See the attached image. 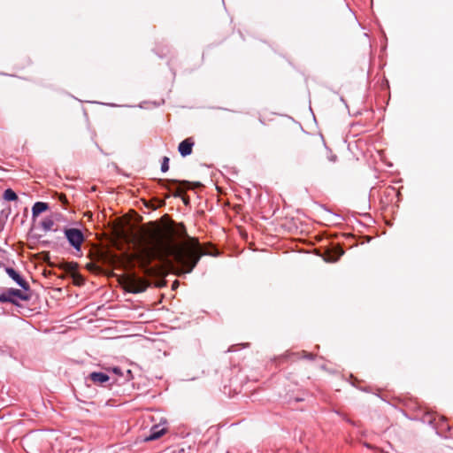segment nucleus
<instances>
[{"label":"nucleus","mask_w":453,"mask_h":453,"mask_svg":"<svg viewBox=\"0 0 453 453\" xmlns=\"http://www.w3.org/2000/svg\"><path fill=\"white\" fill-rule=\"evenodd\" d=\"M5 273L12 278L21 288L29 289V284L12 267H5Z\"/></svg>","instance_id":"5"},{"label":"nucleus","mask_w":453,"mask_h":453,"mask_svg":"<svg viewBox=\"0 0 453 453\" xmlns=\"http://www.w3.org/2000/svg\"><path fill=\"white\" fill-rule=\"evenodd\" d=\"M173 234L177 238L187 240L186 243L173 249L166 234L157 230L150 234L143 249L144 260L148 264L153 260L164 261L170 253H173L178 274L189 273L203 255L199 241L188 235L183 223L176 224Z\"/></svg>","instance_id":"1"},{"label":"nucleus","mask_w":453,"mask_h":453,"mask_svg":"<svg viewBox=\"0 0 453 453\" xmlns=\"http://www.w3.org/2000/svg\"><path fill=\"white\" fill-rule=\"evenodd\" d=\"M111 372L118 376L123 375L122 369L120 367H113L111 368Z\"/></svg>","instance_id":"15"},{"label":"nucleus","mask_w":453,"mask_h":453,"mask_svg":"<svg viewBox=\"0 0 453 453\" xmlns=\"http://www.w3.org/2000/svg\"><path fill=\"white\" fill-rule=\"evenodd\" d=\"M169 161H170V159L168 157H164L162 158L161 171L163 173H166L169 170Z\"/></svg>","instance_id":"14"},{"label":"nucleus","mask_w":453,"mask_h":453,"mask_svg":"<svg viewBox=\"0 0 453 453\" xmlns=\"http://www.w3.org/2000/svg\"><path fill=\"white\" fill-rule=\"evenodd\" d=\"M328 158L332 162H335L337 160V157L335 155H331Z\"/></svg>","instance_id":"16"},{"label":"nucleus","mask_w":453,"mask_h":453,"mask_svg":"<svg viewBox=\"0 0 453 453\" xmlns=\"http://www.w3.org/2000/svg\"><path fill=\"white\" fill-rule=\"evenodd\" d=\"M425 421H427L429 423H432V418L431 415H427L426 418H424Z\"/></svg>","instance_id":"17"},{"label":"nucleus","mask_w":453,"mask_h":453,"mask_svg":"<svg viewBox=\"0 0 453 453\" xmlns=\"http://www.w3.org/2000/svg\"><path fill=\"white\" fill-rule=\"evenodd\" d=\"M4 263L2 261H0V268L4 267Z\"/></svg>","instance_id":"20"},{"label":"nucleus","mask_w":453,"mask_h":453,"mask_svg":"<svg viewBox=\"0 0 453 453\" xmlns=\"http://www.w3.org/2000/svg\"><path fill=\"white\" fill-rule=\"evenodd\" d=\"M60 200L63 202V203H65L66 202V198L65 196L61 195L60 196Z\"/></svg>","instance_id":"19"},{"label":"nucleus","mask_w":453,"mask_h":453,"mask_svg":"<svg viewBox=\"0 0 453 453\" xmlns=\"http://www.w3.org/2000/svg\"><path fill=\"white\" fill-rule=\"evenodd\" d=\"M49 209V205L44 202H36L34 203L32 207V216L35 218L39 216L41 213L44 212Z\"/></svg>","instance_id":"9"},{"label":"nucleus","mask_w":453,"mask_h":453,"mask_svg":"<svg viewBox=\"0 0 453 453\" xmlns=\"http://www.w3.org/2000/svg\"><path fill=\"white\" fill-rule=\"evenodd\" d=\"M54 226V222L51 219H44L42 222V227L45 230V231H50L51 230L52 226Z\"/></svg>","instance_id":"13"},{"label":"nucleus","mask_w":453,"mask_h":453,"mask_svg":"<svg viewBox=\"0 0 453 453\" xmlns=\"http://www.w3.org/2000/svg\"><path fill=\"white\" fill-rule=\"evenodd\" d=\"M337 258L331 260L332 262H336Z\"/></svg>","instance_id":"23"},{"label":"nucleus","mask_w":453,"mask_h":453,"mask_svg":"<svg viewBox=\"0 0 453 453\" xmlns=\"http://www.w3.org/2000/svg\"><path fill=\"white\" fill-rule=\"evenodd\" d=\"M168 183L180 184L181 186H188V182L186 181V180L179 181L177 180H164V179H160L158 180V184L162 188H166V189H170L169 187H168Z\"/></svg>","instance_id":"10"},{"label":"nucleus","mask_w":453,"mask_h":453,"mask_svg":"<svg viewBox=\"0 0 453 453\" xmlns=\"http://www.w3.org/2000/svg\"><path fill=\"white\" fill-rule=\"evenodd\" d=\"M3 197L6 201H16L18 199L17 194L12 188L5 189Z\"/></svg>","instance_id":"11"},{"label":"nucleus","mask_w":453,"mask_h":453,"mask_svg":"<svg viewBox=\"0 0 453 453\" xmlns=\"http://www.w3.org/2000/svg\"><path fill=\"white\" fill-rule=\"evenodd\" d=\"M173 288H174V287H177V282H176V281H175V282H173Z\"/></svg>","instance_id":"22"},{"label":"nucleus","mask_w":453,"mask_h":453,"mask_svg":"<svg viewBox=\"0 0 453 453\" xmlns=\"http://www.w3.org/2000/svg\"><path fill=\"white\" fill-rule=\"evenodd\" d=\"M180 190H177L175 193H173V196L177 197V196H180Z\"/></svg>","instance_id":"18"},{"label":"nucleus","mask_w":453,"mask_h":453,"mask_svg":"<svg viewBox=\"0 0 453 453\" xmlns=\"http://www.w3.org/2000/svg\"><path fill=\"white\" fill-rule=\"evenodd\" d=\"M173 288H174V287H177V282H176V281H175V282H173Z\"/></svg>","instance_id":"21"},{"label":"nucleus","mask_w":453,"mask_h":453,"mask_svg":"<svg viewBox=\"0 0 453 453\" xmlns=\"http://www.w3.org/2000/svg\"><path fill=\"white\" fill-rule=\"evenodd\" d=\"M15 298L27 301L29 299V296L19 289L9 288L7 291L0 295V303L17 304Z\"/></svg>","instance_id":"3"},{"label":"nucleus","mask_w":453,"mask_h":453,"mask_svg":"<svg viewBox=\"0 0 453 453\" xmlns=\"http://www.w3.org/2000/svg\"><path fill=\"white\" fill-rule=\"evenodd\" d=\"M148 286L149 284L146 280L140 278L132 277L127 280L126 288L128 292L138 294L144 292Z\"/></svg>","instance_id":"4"},{"label":"nucleus","mask_w":453,"mask_h":453,"mask_svg":"<svg viewBox=\"0 0 453 453\" xmlns=\"http://www.w3.org/2000/svg\"><path fill=\"white\" fill-rule=\"evenodd\" d=\"M65 235L69 244L77 251L81 250V245L84 242V234L81 230L78 228H65L64 230Z\"/></svg>","instance_id":"2"},{"label":"nucleus","mask_w":453,"mask_h":453,"mask_svg":"<svg viewBox=\"0 0 453 453\" xmlns=\"http://www.w3.org/2000/svg\"><path fill=\"white\" fill-rule=\"evenodd\" d=\"M292 355L298 358H306L310 360H313L315 358V356L312 353H309L304 350L301 353H293Z\"/></svg>","instance_id":"12"},{"label":"nucleus","mask_w":453,"mask_h":453,"mask_svg":"<svg viewBox=\"0 0 453 453\" xmlns=\"http://www.w3.org/2000/svg\"><path fill=\"white\" fill-rule=\"evenodd\" d=\"M195 142L192 138H187L180 142L178 151L182 157L189 156L192 153Z\"/></svg>","instance_id":"6"},{"label":"nucleus","mask_w":453,"mask_h":453,"mask_svg":"<svg viewBox=\"0 0 453 453\" xmlns=\"http://www.w3.org/2000/svg\"><path fill=\"white\" fill-rule=\"evenodd\" d=\"M88 379L96 385H104L110 380V377L102 372H93L89 373Z\"/></svg>","instance_id":"7"},{"label":"nucleus","mask_w":453,"mask_h":453,"mask_svg":"<svg viewBox=\"0 0 453 453\" xmlns=\"http://www.w3.org/2000/svg\"><path fill=\"white\" fill-rule=\"evenodd\" d=\"M165 433V428L158 425H155L150 428V434L146 437V441H154L161 437Z\"/></svg>","instance_id":"8"}]
</instances>
